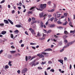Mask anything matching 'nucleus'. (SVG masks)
<instances>
[{"label": "nucleus", "mask_w": 75, "mask_h": 75, "mask_svg": "<svg viewBox=\"0 0 75 75\" xmlns=\"http://www.w3.org/2000/svg\"><path fill=\"white\" fill-rule=\"evenodd\" d=\"M53 19H54V17L52 18H51L49 19L48 21H50V20L51 21H52Z\"/></svg>", "instance_id": "15"}, {"label": "nucleus", "mask_w": 75, "mask_h": 75, "mask_svg": "<svg viewBox=\"0 0 75 75\" xmlns=\"http://www.w3.org/2000/svg\"><path fill=\"white\" fill-rule=\"evenodd\" d=\"M29 30H30L31 31L32 34H34V35L36 34V33H35V32L34 30L32 28H29Z\"/></svg>", "instance_id": "3"}, {"label": "nucleus", "mask_w": 75, "mask_h": 75, "mask_svg": "<svg viewBox=\"0 0 75 75\" xmlns=\"http://www.w3.org/2000/svg\"><path fill=\"white\" fill-rule=\"evenodd\" d=\"M24 46V45L23 44H21V47H23Z\"/></svg>", "instance_id": "54"}, {"label": "nucleus", "mask_w": 75, "mask_h": 75, "mask_svg": "<svg viewBox=\"0 0 75 75\" xmlns=\"http://www.w3.org/2000/svg\"><path fill=\"white\" fill-rule=\"evenodd\" d=\"M11 36L12 38H13V37H14V36H13V34H11Z\"/></svg>", "instance_id": "42"}, {"label": "nucleus", "mask_w": 75, "mask_h": 75, "mask_svg": "<svg viewBox=\"0 0 75 75\" xmlns=\"http://www.w3.org/2000/svg\"><path fill=\"white\" fill-rule=\"evenodd\" d=\"M32 48H33L34 50H35L36 49L35 47H32Z\"/></svg>", "instance_id": "61"}, {"label": "nucleus", "mask_w": 75, "mask_h": 75, "mask_svg": "<svg viewBox=\"0 0 75 75\" xmlns=\"http://www.w3.org/2000/svg\"><path fill=\"white\" fill-rule=\"evenodd\" d=\"M5 2V0H3L0 3H4Z\"/></svg>", "instance_id": "41"}, {"label": "nucleus", "mask_w": 75, "mask_h": 75, "mask_svg": "<svg viewBox=\"0 0 75 75\" xmlns=\"http://www.w3.org/2000/svg\"><path fill=\"white\" fill-rule=\"evenodd\" d=\"M3 52V50H1L0 51V54H1Z\"/></svg>", "instance_id": "43"}, {"label": "nucleus", "mask_w": 75, "mask_h": 75, "mask_svg": "<svg viewBox=\"0 0 75 75\" xmlns=\"http://www.w3.org/2000/svg\"><path fill=\"white\" fill-rule=\"evenodd\" d=\"M39 16L40 17H44V15H43V13H42L40 14Z\"/></svg>", "instance_id": "12"}, {"label": "nucleus", "mask_w": 75, "mask_h": 75, "mask_svg": "<svg viewBox=\"0 0 75 75\" xmlns=\"http://www.w3.org/2000/svg\"><path fill=\"white\" fill-rule=\"evenodd\" d=\"M35 7H34V6H33L32 7H31L30 9V10H33V9H34V8H35Z\"/></svg>", "instance_id": "23"}, {"label": "nucleus", "mask_w": 75, "mask_h": 75, "mask_svg": "<svg viewBox=\"0 0 75 75\" xmlns=\"http://www.w3.org/2000/svg\"><path fill=\"white\" fill-rule=\"evenodd\" d=\"M30 45H37V44L35 43H30Z\"/></svg>", "instance_id": "19"}, {"label": "nucleus", "mask_w": 75, "mask_h": 75, "mask_svg": "<svg viewBox=\"0 0 75 75\" xmlns=\"http://www.w3.org/2000/svg\"><path fill=\"white\" fill-rule=\"evenodd\" d=\"M5 68H6V69H8V68L9 67H8V66L7 65H6L5 66Z\"/></svg>", "instance_id": "34"}, {"label": "nucleus", "mask_w": 75, "mask_h": 75, "mask_svg": "<svg viewBox=\"0 0 75 75\" xmlns=\"http://www.w3.org/2000/svg\"><path fill=\"white\" fill-rule=\"evenodd\" d=\"M33 64H32L31 67H33L34 65V64H35V63H32Z\"/></svg>", "instance_id": "59"}, {"label": "nucleus", "mask_w": 75, "mask_h": 75, "mask_svg": "<svg viewBox=\"0 0 75 75\" xmlns=\"http://www.w3.org/2000/svg\"><path fill=\"white\" fill-rule=\"evenodd\" d=\"M0 25L1 27H3L4 26V23H1L0 24Z\"/></svg>", "instance_id": "35"}, {"label": "nucleus", "mask_w": 75, "mask_h": 75, "mask_svg": "<svg viewBox=\"0 0 75 75\" xmlns=\"http://www.w3.org/2000/svg\"><path fill=\"white\" fill-rule=\"evenodd\" d=\"M7 32L5 31H3L1 32V34H3V35H4L5 34H6Z\"/></svg>", "instance_id": "10"}, {"label": "nucleus", "mask_w": 75, "mask_h": 75, "mask_svg": "<svg viewBox=\"0 0 75 75\" xmlns=\"http://www.w3.org/2000/svg\"><path fill=\"white\" fill-rule=\"evenodd\" d=\"M27 71V68L24 69L22 71V73H25Z\"/></svg>", "instance_id": "7"}, {"label": "nucleus", "mask_w": 75, "mask_h": 75, "mask_svg": "<svg viewBox=\"0 0 75 75\" xmlns=\"http://www.w3.org/2000/svg\"><path fill=\"white\" fill-rule=\"evenodd\" d=\"M64 50V49H63L60 51V52H62V51H63Z\"/></svg>", "instance_id": "52"}, {"label": "nucleus", "mask_w": 75, "mask_h": 75, "mask_svg": "<svg viewBox=\"0 0 75 75\" xmlns=\"http://www.w3.org/2000/svg\"><path fill=\"white\" fill-rule=\"evenodd\" d=\"M17 72L18 73V74H20V70H18L17 71Z\"/></svg>", "instance_id": "45"}, {"label": "nucleus", "mask_w": 75, "mask_h": 75, "mask_svg": "<svg viewBox=\"0 0 75 75\" xmlns=\"http://www.w3.org/2000/svg\"><path fill=\"white\" fill-rule=\"evenodd\" d=\"M54 10H55V9H52L51 10V12H53V11H54Z\"/></svg>", "instance_id": "55"}, {"label": "nucleus", "mask_w": 75, "mask_h": 75, "mask_svg": "<svg viewBox=\"0 0 75 75\" xmlns=\"http://www.w3.org/2000/svg\"><path fill=\"white\" fill-rule=\"evenodd\" d=\"M51 31H52V30H49L47 32V33H51Z\"/></svg>", "instance_id": "53"}, {"label": "nucleus", "mask_w": 75, "mask_h": 75, "mask_svg": "<svg viewBox=\"0 0 75 75\" xmlns=\"http://www.w3.org/2000/svg\"><path fill=\"white\" fill-rule=\"evenodd\" d=\"M54 37L55 38H58V36H57V35H54Z\"/></svg>", "instance_id": "56"}, {"label": "nucleus", "mask_w": 75, "mask_h": 75, "mask_svg": "<svg viewBox=\"0 0 75 75\" xmlns=\"http://www.w3.org/2000/svg\"><path fill=\"white\" fill-rule=\"evenodd\" d=\"M32 19L33 21H34L35 20V19L34 18H32Z\"/></svg>", "instance_id": "48"}, {"label": "nucleus", "mask_w": 75, "mask_h": 75, "mask_svg": "<svg viewBox=\"0 0 75 75\" xmlns=\"http://www.w3.org/2000/svg\"><path fill=\"white\" fill-rule=\"evenodd\" d=\"M69 25H70V26H71V27H74V26L72 25V22H69Z\"/></svg>", "instance_id": "11"}, {"label": "nucleus", "mask_w": 75, "mask_h": 75, "mask_svg": "<svg viewBox=\"0 0 75 75\" xmlns=\"http://www.w3.org/2000/svg\"><path fill=\"white\" fill-rule=\"evenodd\" d=\"M67 23H68L67 21H66L64 23H63V25H66Z\"/></svg>", "instance_id": "26"}, {"label": "nucleus", "mask_w": 75, "mask_h": 75, "mask_svg": "<svg viewBox=\"0 0 75 75\" xmlns=\"http://www.w3.org/2000/svg\"><path fill=\"white\" fill-rule=\"evenodd\" d=\"M11 47V48H12V49H14V48H15V47H14V46H12Z\"/></svg>", "instance_id": "49"}, {"label": "nucleus", "mask_w": 75, "mask_h": 75, "mask_svg": "<svg viewBox=\"0 0 75 75\" xmlns=\"http://www.w3.org/2000/svg\"><path fill=\"white\" fill-rule=\"evenodd\" d=\"M55 26V24H52L50 25L49 27L50 28H53Z\"/></svg>", "instance_id": "6"}, {"label": "nucleus", "mask_w": 75, "mask_h": 75, "mask_svg": "<svg viewBox=\"0 0 75 75\" xmlns=\"http://www.w3.org/2000/svg\"><path fill=\"white\" fill-rule=\"evenodd\" d=\"M22 42H23V40H20V41L19 42V43H20V44H21V43H22Z\"/></svg>", "instance_id": "57"}, {"label": "nucleus", "mask_w": 75, "mask_h": 75, "mask_svg": "<svg viewBox=\"0 0 75 75\" xmlns=\"http://www.w3.org/2000/svg\"><path fill=\"white\" fill-rule=\"evenodd\" d=\"M31 21V19L30 18H29V19L28 20V21L30 22Z\"/></svg>", "instance_id": "58"}, {"label": "nucleus", "mask_w": 75, "mask_h": 75, "mask_svg": "<svg viewBox=\"0 0 75 75\" xmlns=\"http://www.w3.org/2000/svg\"><path fill=\"white\" fill-rule=\"evenodd\" d=\"M35 58V56H34L33 57H32L30 59V61H31L32 59H33L34 58Z\"/></svg>", "instance_id": "29"}, {"label": "nucleus", "mask_w": 75, "mask_h": 75, "mask_svg": "<svg viewBox=\"0 0 75 75\" xmlns=\"http://www.w3.org/2000/svg\"><path fill=\"white\" fill-rule=\"evenodd\" d=\"M40 27H43V23H42V22H41V24H40Z\"/></svg>", "instance_id": "18"}, {"label": "nucleus", "mask_w": 75, "mask_h": 75, "mask_svg": "<svg viewBox=\"0 0 75 75\" xmlns=\"http://www.w3.org/2000/svg\"><path fill=\"white\" fill-rule=\"evenodd\" d=\"M51 1H49L47 3V4L48 5H50V4H51Z\"/></svg>", "instance_id": "37"}, {"label": "nucleus", "mask_w": 75, "mask_h": 75, "mask_svg": "<svg viewBox=\"0 0 75 75\" xmlns=\"http://www.w3.org/2000/svg\"><path fill=\"white\" fill-rule=\"evenodd\" d=\"M45 51H52V49L48 48L45 50Z\"/></svg>", "instance_id": "8"}, {"label": "nucleus", "mask_w": 75, "mask_h": 75, "mask_svg": "<svg viewBox=\"0 0 75 75\" xmlns=\"http://www.w3.org/2000/svg\"><path fill=\"white\" fill-rule=\"evenodd\" d=\"M48 63H49V64H52V62L51 61H49L48 62Z\"/></svg>", "instance_id": "64"}, {"label": "nucleus", "mask_w": 75, "mask_h": 75, "mask_svg": "<svg viewBox=\"0 0 75 75\" xmlns=\"http://www.w3.org/2000/svg\"><path fill=\"white\" fill-rule=\"evenodd\" d=\"M48 21H47V22L45 23V24H46V25H48Z\"/></svg>", "instance_id": "46"}, {"label": "nucleus", "mask_w": 75, "mask_h": 75, "mask_svg": "<svg viewBox=\"0 0 75 75\" xmlns=\"http://www.w3.org/2000/svg\"><path fill=\"white\" fill-rule=\"evenodd\" d=\"M4 22L5 24H9V23L8 22V21H7V20H4Z\"/></svg>", "instance_id": "9"}, {"label": "nucleus", "mask_w": 75, "mask_h": 75, "mask_svg": "<svg viewBox=\"0 0 75 75\" xmlns=\"http://www.w3.org/2000/svg\"><path fill=\"white\" fill-rule=\"evenodd\" d=\"M74 42H75V41H73L72 42H69L68 43L67 45H69V46L70 45H71V44H74Z\"/></svg>", "instance_id": "5"}, {"label": "nucleus", "mask_w": 75, "mask_h": 75, "mask_svg": "<svg viewBox=\"0 0 75 75\" xmlns=\"http://www.w3.org/2000/svg\"><path fill=\"white\" fill-rule=\"evenodd\" d=\"M42 54H43V55H47L48 54V53H44V52H42Z\"/></svg>", "instance_id": "25"}, {"label": "nucleus", "mask_w": 75, "mask_h": 75, "mask_svg": "<svg viewBox=\"0 0 75 75\" xmlns=\"http://www.w3.org/2000/svg\"><path fill=\"white\" fill-rule=\"evenodd\" d=\"M69 47V45H67L66 46H65L64 47H63V48H67V47Z\"/></svg>", "instance_id": "36"}, {"label": "nucleus", "mask_w": 75, "mask_h": 75, "mask_svg": "<svg viewBox=\"0 0 75 75\" xmlns=\"http://www.w3.org/2000/svg\"><path fill=\"white\" fill-rule=\"evenodd\" d=\"M16 27H17L18 28H20L21 27V26L20 25H16Z\"/></svg>", "instance_id": "13"}, {"label": "nucleus", "mask_w": 75, "mask_h": 75, "mask_svg": "<svg viewBox=\"0 0 75 75\" xmlns=\"http://www.w3.org/2000/svg\"><path fill=\"white\" fill-rule=\"evenodd\" d=\"M13 32L15 33H19V31H18V30H16L14 31Z\"/></svg>", "instance_id": "16"}, {"label": "nucleus", "mask_w": 75, "mask_h": 75, "mask_svg": "<svg viewBox=\"0 0 75 75\" xmlns=\"http://www.w3.org/2000/svg\"><path fill=\"white\" fill-rule=\"evenodd\" d=\"M47 7V4H41L40 6V8L42 9V10H44V8H45Z\"/></svg>", "instance_id": "2"}, {"label": "nucleus", "mask_w": 75, "mask_h": 75, "mask_svg": "<svg viewBox=\"0 0 75 75\" xmlns=\"http://www.w3.org/2000/svg\"><path fill=\"white\" fill-rule=\"evenodd\" d=\"M10 52H11V54H14V53H15V52H16V51H10Z\"/></svg>", "instance_id": "20"}, {"label": "nucleus", "mask_w": 75, "mask_h": 75, "mask_svg": "<svg viewBox=\"0 0 75 75\" xmlns=\"http://www.w3.org/2000/svg\"><path fill=\"white\" fill-rule=\"evenodd\" d=\"M25 34H26V35H28V32H27V31H25Z\"/></svg>", "instance_id": "39"}, {"label": "nucleus", "mask_w": 75, "mask_h": 75, "mask_svg": "<svg viewBox=\"0 0 75 75\" xmlns=\"http://www.w3.org/2000/svg\"><path fill=\"white\" fill-rule=\"evenodd\" d=\"M8 21L11 24H13V22H12L10 20H9V19H8Z\"/></svg>", "instance_id": "14"}, {"label": "nucleus", "mask_w": 75, "mask_h": 75, "mask_svg": "<svg viewBox=\"0 0 75 75\" xmlns=\"http://www.w3.org/2000/svg\"><path fill=\"white\" fill-rule=\"evenodd\" d=\"M75 33V30H74L73 31L71 30L70 33H73V34H74Z\"/></svg>", "instance_id": "17"}, {"label": "nucleus", "mask_w": 75, "mask_h": 75, "mask_svg": "<svg viewBox=\"0 0 75 75\" xmlns=\"http://www.w3.org/2000/svg\"><path fill=\"white\" fill-rule=\"evenodd\" d=\"M51 72H54V69H52L50 70Z\"/></svg>", "instance_id": "31"}, {"label": "nucleus", "mask_w": 75, "mask_h": 75, "mask_svg": "<svg viewBox=\"0 0 75 75\" xmlns=\"http://www.w3.org/2000/svg\"><path fill=\"white\" fill-rule=\"evenodd\" d=\"M25 60L26 61H28V57L27 56H25Z\"/></svg>", "instance_id": "32"}, {"label": "nucleus", "mask_w": 75, "mask_h": 75, "mask_svg": "<svg viewBox=\"0 0 75 75\" xmlns=\"http://www.w3.org/2000/svg\"><path fill=\"white\" fill-rule=\"evenodd\" d=\"M38 69H42L41 67H38Z\"/></svg>", "instance_id": "60"}, {"label": "nucleus", "mask_w": 75, "mask_h": 75, "mask_svg": "<svg viewBox=\"0 0 75 75\" xmlns=\"http://www.w3.org/2000/svg\"><path fill=\"white\" fill-rule=\"evenodd\" d=\"M19 6H21L22 3H21V1H20V2L19 3Z\"/></svg>", "instance_id": "30"}, {"label": "nucleus", "mask_w": 75, "mask_h": 75, "mask_svg": "<svg viewBox=\"0 0 75 75\" xmlns=\"http://www.w3.org/2000/svg\"><path fill=\"white\" fill-rule=\"evenodd\" d=\"M45 75H48V74H47V71H45Z\"/></svg>", "instance_id": "44"}, {"label": "nucleus", "mask_w": 75, "mask_h": 75, "mask_svg": "<svg viewBox=\"0 0 75 75\" xmlns=\"http://www.w3.org/2000/svg\"><path fill=\"white\" fill-rule=\"evenodd\" d=\"M39 40H45V38H39Z\"/></svg>", "instance_id": "24"}, {"label": "nucleus", "mask_w": 75, "mask_h": 75, "mask_svg": "<svg viewBox=\"0 0 75 75\" xmlns=\"http://www.w3.org/2000/svg\"><path fill=\"white\" fill-rule=\"evenodd\" d=\"M45 62H42V64L43 65H44V64H45Z\"/></svg>", "instance_id": "51"}, {"label": "nucleus", "mask_w": 75, "mask_h": 75, "mask_svg": "<svg viewBox=\"0 0 75 75\" xmlns=\"http://www.w3.org/2000/svg\"><path fill=\"white\" fill-rule=\"evenodd\" d=\"M67 37V36L66 35L63 36V38L64 39H65Z\"/></svg>", "instance_id": "27"}, {"label": "nucleus", "mask_w": 75, "mask_h": 75, "mask_svg": "<svg viewBox=\"0 0 75 75\" xmlns=\"http://www.w3.org/2000/svg\"><path fill=\"white\" fill-rule=\"evenodd\" d=\"M8 7L9 8H10V5H8Z\"/></svg>", "instance_id": "63"}, {"label": "nucleus", "mask_w": 75, "mask_h": 75, "mask_svg": "<svg viewBox=\"0 0 75 75\" xmlns=\"http://www.w3.org/2000/svg\"><path fill=\"white\" fill-rule=\"evenodd\" d=\"M64 16L65 17H67V13H64Z\"/></svg>", "instance_id": "40"}, {"label": "nucleus", "mask_w": 75, "mask_h": 75, "mask_svg": "<svg viewBox=\"0 0 75 75\" xmlns=\"http://www.w3.org/2000/svg\"><path fill=\"white\" fill-rule=\"evenodd\" d=\"M59 61L60 62V63H61V64H63V60H59Z\"/></svg>", "instance_id": "21"}, {"label": "nucleus", "mask_w": 75, "mask_h": 75, "mask_svg": "<svg viewBox=\"0 0 75 75\" xmlns=\"http://www.w3.org/2000/svg\"><path fill=\"white\" fill-rule=\"evenodd\" d=\"M40 23V22L39 21H35V23Z\"/></svg>", "instance_id": "50"}, {"label": "nucleus", "mask_w": 75, "mask_h": 75, "mask_svg": "<svg viewBox=\"0 0 75 75\" xmlns=\"http://www.w3.org/2000/svg\"><path fill=\"white\" fill-rule=\"evenodd\" d=\"M57 23H58V24H62V22L59 21H57Z\"/></svg>", "instance_id": "33"}, {"label": "nucleus", "mask_w": 75, "mask_h": 75, "mask_svg": "<svg viewBox=\"0 0 75 75\" xmlns=\"http://www.w3.org/2000/svg\"><path fill=\"white\" fill-rule=\"evenodd\" d=\"M15 12V11L14 10H13L11 11L12 14H13V13H14Z\"/></svg>", "instance_id": "38"}, {"label": "nucleus", "mask_w": 75, "mask_h": 75, "mask_svg": "<svg viewBox=\"0 0 75 75\" xmlns=\"http://www.w3.org/2000/svg\"><path fill=\"white\" fill-rule=\"evenodd\" d=\"M33 13V12L29 11V12H28V14H31V13Z\"/></svg>", "instance_id": "47"}, {"label": "nucleus", "mask_w": 75, "mask_h": 75, "mask_svg": "<svg viewBox=\"0 0 75 75\" xmlns=\"http://www.w3.org/2000/svg\"><path fill=\"white\" fill-rule=\"evenodd\" d=\"M37 56L39 57H40V58H44V55H42V54H37Z\"/></svg>", "instance_id": "4"}, {"label": "nucleus", "mask_w": 75, "mask_h": 75, "mask_svg": "<svg viewBox=\"0 0 75 75\" xmlns=\"http://www.w3.org/2000/svg\"><path fill=\"white\" fill-rule=\"evenodd\" d=\"M64 34H65L66 35L68 34V32L65 30L64 31Z\"/></svg>", "instance_id": "22"}, {"label": "nucleus", "mask_w": 75, "mask_h": 75, "mask_svg": "<svg viewBox=\"0 0 75 75\" xmlns=\"http://www.w3.org/2000/svg\"><path fill=\"white\" fill-rule=\"evenodd\" d=\"M57 17H56L55 18L54 20V22H56L57 21V20H58V19L59 18H60V17H61L60 16L61 15V14H59V13L58 12H57Z\"/></svg>", "instance_id": "1"}, {"label": "nucleus", "mask_w": 75, "mask_h": 75, "mask_svg": "<svg viewBox=\"0 0 75 75\" xmlns=\"http://www.w3.org/2000/svg\"><path fill=\"white\" fill-rule=\"evenodd\" d=\"M37 35V36H41V35L40 34V33H39V32H38V33Z\"/></svg>", "instance_id": "28"}, {"label": "nucleus", "mask_w": 75, "mask_h": 75, "mask_svg": "<svg viewBox=\"0 0 75 75\" xmlns=\"http://www.w3.org/2000/svg\"><path fill=\"white\" fill-rule=\"evenodd\" d=\"M64 42H65L67 43V42H68V41H67V40L65 39V40H64Z\"/></svg>", "instance_id": "62"}]
</instances>
